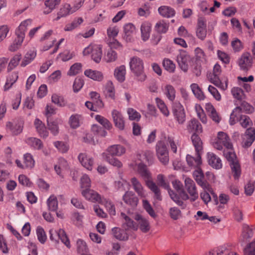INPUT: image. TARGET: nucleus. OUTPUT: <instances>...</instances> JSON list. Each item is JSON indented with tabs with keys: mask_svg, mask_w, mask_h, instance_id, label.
<instances>
[{
	"mask_svg": "<svg viewBox=\"0 0 255 255\" xmlns=\"http://www.w3.org/2000/svg\"><path fill=\"white\" fill-rule=\"evenodd\" d=\"M130 182L134 190L137 195L140 197H145L146 196L145 191L139 181L136 178L132 177Z\"/></svg>",
	"mask_w": 255,
	"mask_h": 255,
	"instance_id": "obj_24",
	"label": "nucleus"
},
{
	"mask_svg": "<svg viewBox=\"0 0 255 255\" xmlns=\"http://www.w3.org/2000/svg\"><path fill=\"white\" fill-rule=\"evenodd\" d=\"M112 116L115 126L119 129L123 130L125 128V121L121 112L114 110L112 112Z\"/></svg>",
	"mask_w": 255,
	"mask_h": 255,
	"instance_id": "obj_15",
	"label": "nucleus"
},
{
	"mask_svg": "<svg viewBox=\"0 0 255 255\" xmlns=\"http://www.w3.org/2000/svg\"><path fill=\"white\" fill-rule=\"evenodd\" d=\"M6 128L13 135H17L22 131L23 123L21 122H8L6 124Z\"/></svg>",
	"mask_w": 255,
	"mask_h": 255,
	"instance_id": "obj_13",
	"label": "nucleus"
},
{
	"mask_svg": "<svg viewBox=\"0 0 255 255\" xmlns=\"http://www.w3.org/2000/svg\"><path fill=\"white\" fill-rule=\"evenodd\" d=\"M174 188L178 193L179 195L177 196L179 197L180 199L183 200H187L189 199L188 195L186 193L183 188V186L181 182L178 180H174L172 182Z\"/></svg>",
	"mask_w": 255,
	"mask_h": 255,
	"instance_id": "obj_22",
	"label": "nucleus"
},
{
	"mask_svg": "<svg viewBox=\"0 0 255 255\" xmlns=\"http://www.w3.org/2000/svg\"><path fill=\"white\" fill-rule=\"evenodd\" d=\"M194 179L198 183L203 189H207L208 191L211 192V188L208 183L205 180L203 172L200 168H198L193 173Z\"/></svg>",
	"mask_w": 255,
	"mask_h": 255,
	"instance_id": "obj_11",
	"label": "nucleus"
},
{
	"mask_svg": "<svg viewBox=\"0 0 255 255\" xmlns=\"http://www.w3.org/2000/svg\"><path fill=\"white\" fill-rule=\"evenodd\" d=\"M158 10L161 15L167 18L172 17L175 14L174 9L168 6H161Z\"/></svg>",
	"mask_w": 255,
	"mask_h": 255,
	"instance_id": "obj_35",
	"label": "nucleus"
},
{
	"mask_svg": "<svg viewBox=\"0 0 255 255\" xmlns=\"http://www.w3.org/2000/svg\"><path fill=\"white\" fill-rule=\"evenodd\" d=\"M126 73V69L124 65H121L116 68L114 71L115 77L120 82H123L125 81Z\"/></svg>",
	"mask_w": 255,
	"mask_h": 255,
	"instance_id": "obj_36",
	"label": "nucleus"
},
{
	"mask_svg": "<svg viewBox=\"0 0 255 255\" xmlns=\"http://www.w3.org/2000/svg\"><path fill=\"white\" fill-rule=\"evenodd\" d=\"M176 61L180 68L184 72L187 71L191 57L188 53L184 50H180L176 56Z\"/></svg>",
	"mask_w": 255,
	"mask_h": 255,
	"instance_id": "obj_7",
	"label": "nucleus"
},
{
	"mask_svg": "<svg viewBox=\"0 0 255 255\" xmlns=\"http://www.w3.org/2000/svg\"><path fill=\"white\" fill-rule=\"evenodd\" d=\"M81 116L78 114L72 115L69 119L70 127L73 128H76L80 126V121Z\"/></svg>",
	"mask_w": 255,
	"mask_h": 255,
	"instance_id": "obj_56",
	"label": "nucleus"
},
{
	"mask_svg": "<svg viewBox=\"0 0 255 255\" xmlns=\"http://www.w3.org/2000/svg\"><path fill=\"white\" fill-rule=\"evenodd\" d=\"M55 234L58 236V238L67 247L70 248V241L64 230L59 229L58 232H55Z\"/></svg>",
	"mask_w": 255,
	"mask_h": 255,
	"instance_id": "obj_45",
	"label": "nucleus"
},
{
	"mask_svg": "<svg viewBox=\"0 0 255 255\" xmlns=\"http://www.w3.org/2000/svg\"><path fill=\"white\" fill-rule=\"evenodd\" d=\"M190 87L193 94L197 98L200 100L205 99V96L198 84L193 83L191 85Z\"/></svg>",
	"mask_w": 255,
	"mask_h": 255,
	"instance_id": "obj_50",
	"label": "nucleus"
},
{
	"mask_svg": "<svg viewBox=\"0 0 255 255\" xmlns=\"http://www.w3.org/2000/svg\"><path fill=\"white\" fill-rule=\"evenodd\" d=\"M221 67L218 64H216L213 68V73L208 76V78L212 83L223 91L228 88V80L226 77H220Z\"/></svg>",
	"mask_w": 255,
	"mask_h": 255,
	"instance_id": "obj_1",
	"label": "nucleus"
},
{
	"mask_svg": "<svg viewBox=\"0 0 255 255\" xmlns=\"http://www.w3.org/2000/svg\"><path fill=\"white\" fill-rule=\"evenodd\" d=\"M34 125L37 131L41 136L46 137L48 136V132L46 129L45 125L38 119H35Z\"/></svg>",
	"mask_w": 255,
	"mask_h": 255,
	"instance_id": "obj_39",
	"label": "nucleus"
},
{
	"mask_svg": "<svg viewBox=\"0 0 255 255\" xmlns=\"http://www.w3.org/2000/svg\"><path fill=\"white\" fill-rule=\"evenodd\" d=\"M138 222V227L143 233H147L150 230V225L148 221L139 214H136L133 217Z\"/></svg>",
	"mask_w": 255,
	"mask_h": 255,
	"instance_id": "obj_16",
	"label": "nucleus"
},
{
	"mask_svg": "<svg viewBox=\"0 0 255 255\" xmlns=\"http://www.w3.org/2000/svg\"><path fill=\"white\" fill-rule=\"evenodd\" d=\"M109 155L112 156H120L126 152L125 148L120 144H115L109 147L107 149Z\"/></svg>",
	"mask_w": 255,
	"mask_h": 255,
	"instance_id": "obj_25",
	"label": "nucleus"
},
{
	"mask_svg": "<svg viewBox=\"0 0 255 255\" xmlns=\"http://www.w3.org/2000/svg\"><path fill=\"white\" fill-rule=\"evenodd\" d=\"M102 55V48L100 45H94V49L91 55L92 59L96 63H99Z\"/></svg>",
	"mask_w": 255,
	"mask_h": 255,
	"instance_id": "obj_42",
	"label": "nucleus"
},
{
	"mask_svg": "<svg viewBox=\"0 0 255 255\" xmlns=\"http://www.w3.org/2000/svg\"><path fill=\"white\" fill-rule=\"evenodd\" d=\"M186 161L189 166L199 168L198 167L202 163L201 152H196V157L188 154L186 156Z\"/></svg>",
	"mask_w": 255,
	"mask_h": 255,
	"instance_id": "obj_27",
	"label": "nucleus"
},
{
	"mask_svg": "<svg viewBox=\"0 0 255 255\" xmlns=\"http://www.w3.org/2000/svg\"><path fill=\"white\" fill-rule=\"evenodd\" d=\"M137 172L145 180V183L148 180H151V174L148 170L146 166L142 163H139L137 167Z\"/></svg>",
	"mask_w": 255,
	"mask_h": 255,
	"instance_id": "obj_31",
	"label": "nucleus"
},
{
	"mask_svg": "<svg viewBox=\"0 0 255 255\" xmlns=\"http://www.w3.org/2000/svg\"><path fill=\"white\" fill-rule=\"evenodd\" d=\"M233 97L239 101H243L245 99L246 96L243 90L239 87H234L231 90Z\"/></svg>",
	"mask_w": 255,
	"mask_h": 255,
	"instance_id": "obj_46",
	"label": "nucleus"
},
{
	"mask_svg": "<svg viewBox=\"0 0 255 255\" xmlns=\"http://www.w3.org/2000/svg\"><path fill=\"white\" fill-rule=\"evenodd\" d=\"M157 107L159 109L161 112L166 117H168L169 115V111H168L166 106L165 105L164 102L161 100L160 98H156L155 99Z\"/></svg>",
	"mask_w": 255,
	"mask_h": 255,
	"instance_id": "obj_54",
	"label": "nucleus"
},
{
	"mask_svg": "<svg viewBox=\"0 0 255 255\" xmlns=\"http://www.w3.org/2000/svg\"><path fill=\"white\" fill-rule=\"evenodd\" d=\"M242 113V108L241 107H237L235 108L230 115V124L233 126L238 122L241 119V117L244 116Z\"/></svg>",
	"mask_w": 255,
	"mask_h": 255,
	"instance_id": "obj_26",
	"label": "nucleus"
},
{
	"mask_svg": "<svg viewBox=\"0 0 255 255\" xmlns=\"http://www.w3.org/2000/svg\"><path fill=\"white\" fill-rule=\"evenodd\" d=\"M77 248L79 253L82 254H85V253L88 252V248L86 243L82 240L79 239L77 241Z\"/></svg>",
	"mask_w": 255,
	"mask_h": 255,
	"instance_id": "obj_59",
	"label": "nucleus"
},
{
	"mask_svg": "<svg viewBox=\"0 0 255 255\" xmlns=\"http://www.w3.org/2000/svg\"><path fill=\"white\" fill-rule=\"evenodd\" d=\"M21 59V55L19 53L15 54L10 60L7 66V70L10 71L16 67Z\"/></svg>",
	"mask_w": 255,
	"mask_h": 255,
	"instance_id": "obj_49",
	"label": "nucleus"
},
{
	"mask_svg": "<svg viewBox=\"0 0 255 255\" xmlns=\"http://www.w3.org/2000/svg\"><path fill=\"white\" fill-rule=\"evenodd\" d=\"M23 164L25 168H32L34 166V160L32 156L28 153L24 155Z\"/></svg>",
	"mask_w": 255,
	"mask_h": 255,
	"instance_id": "obj_51",
	"label": "nucleus"
},
{
	"mask_svg": "<svg viewBox=\"0 0 255 255\" xmlns=\"http://www.w3.org/2000/svg\"><path fill=\"white\" fill-rule=\"evenodd\" d=\"M18 78L17 72H13L11 73L7 78L6 82L4 86L5 91L8 90L12 85L17 81Z\"/></svg>",
	"mask_w": 255,
	"mask_h": 255,
	"instance_id": "obj_43",
	"label": "nucleus"
},
{
	"mask_svg": "<svg viewBox=\"0 0 255 255\" xmlns=\"http://www.w3.org/2000/svg\"><path fill=\"white\" fill-rule=\"evenodd\" d=\"M61 1V0H47L45 1V5L46 7L44 10L45 14L50 13L52 10L55 8Z\"/></svg>",
	"mask_w": 255,
	"mask_h": 255,
	"instance_id": "obj_40",
	"label": "nucleus"
},
{
	"mask_svg": "<svg viewBox=\"0 0 255 255\" xmlns=\"http://www.w3.org/2000/svg\"><path fill=\"white\" fill-rule=\"evenodd\" d=\"M191 140L194 145L196 152L197 153L201 152L202 150V141L196 133H193L191 136Z\"/></svg>",
	"mask_w": 255,
	"mask_h": 255,
	"instance_id": "obj_38",
	"label": "nucleus"
},
{
	"mask_svg": "<svg viewBox=\"0 0 255 255\" xmlns=\"http://www.w3.org/2000/svg\"><path fill=\"white\" fill-rule=\"evenodd\" d=\"M156 154L160 162L166 165L169 162V153L165 143L162 141H158L155 146Z\"/></svg>",
	"mask_w": 255,
	"mask_h": 255,
	"instance_id": "obj_5",
	"label": "nucleus"
},
{
	"mask_svg": "<svg viewBox=\"0 0 255 255\" xmlns=\"http://www.w3.org/2000/svg\"><path fill=\"white\" fill-rule=\"evenodd\" d=\"M31 23V20L28 19L22 21L18 28L15 30V35H19L22 37H25V32L27 30V27Z\"/></svg>",
	"mask_w": 255,
	"mask_h": 255,
	"instance_id": "obj_34",
	"label": "nucleus"
},
{
	"mask_svg": "<svg viewBox=\"0 0 255 255\" xmlns=\"http://www.w3.org/2000/svg\"><path fill=\"white\" fill-rule=\"evenodd\" d=\"M168 29V24L164 21H161L157 23L155 26L156 30L160 33L166 32Z\"/></svg>",
	"mask_w": 255,
	"mask_h": 255,
	"instance_id": "obj_61",
	"label": "nucleus"
},
{
	"mask_svg": "<svg viewBox=\"0 0 255 255\" xmlns=\"http://www.w3.org/2000/svg\"><path fill=\"white\" fill-rule=\"evenodd\" d=\"M164 93L170 101H174L175 98L176 91L172 86L170 85H166L165 87Z\"/></svg>",
	"mask_w": 255,
	"mask_h": 255,
	"instance_id": "obj_53",
	"label": "nucleus"
},
{
	"mask_svg": "<svg viewBox=\"0 0 255 255\" xmlns=\"http://www.w3.org/2000/svg\"><path fill=\"white\" fill-rule=\"evenodd\" d=\"M146 186L154 193L153 198L157 201H161L162 199L161 191L158 185L152 180L146 181Z\"/></svg>",
	"mask_w": 255,
	"mask_h": 255,
	"instance_id": "obj_19",
	"label": "nucleus"
},
{
	"mask_svg": "<svg viewBox=\"0 0 255 255\" xmlns=\"http://www.w3.org/2000/svg\"><path fill=\"white\" fill-rule=\"evenodd\" d=\"M126 231L119 228L115 227L112 229V233L113 236L117 240L127 241L128 239V236Z\"/></svg>",
	"mask_w": 255,
	"mask_h": 255,
	"instance_id": "obj_28",
	"label": "nucleus"
},
{
	"mask_svg": "<svg viewBox=\"0 0 255 255\" xmlns=\"http://www.w3.org/2000/svg\"><path fill=\"white\" fill-rule=\"evenodd\" d=\"M124 39L126 41L129 42L132 40L133 35L135 33V27L133 24L128 23L124 25Z\"/></svg>",
	"mask_w": 255,
	"mask_h": 255,
	"instance_id": "obj_17",
	"label": "nucleus"
},
{
	"mask_svg": "<svg viewBox=\"0 0 255 255\" xmlns=\"http://www.w3.org/2000/svg\"><path fill=\"white\" fill-rule=\"evenodd\" d=\"M223 154L225 158L230 162V167L233 176L235 179L240 177L241 173V166L237 160L236 155L233 151L232 147L224 149Z\"/></svg>",
	"mask_w": 255,
	"mask_h": 255,
	"instance_id": "obj_2",
	"label": "nucleus"
},
{
	"mask_svg": "<svg viewBox=\"0 0 255 255\" xmlns=\"http://www.w3.org/2000/svg\"><path fill=\"white\" fill-rule=\"evenodd\" d=\"M172 113L175 121L180 125H183L186 120V114L183 106L178 101L173 102Z\"/></svg>",
	"mask_w": 255,
	"mask_h": 255,
	"instance_id": "obj_6",
	"label": "nucleus"
},
{
	"mask_svg": "<svg viewBox=\"0 0 255 255\" xmlns=\"http://www.w3.org/2000/svg\"><path fill=\"white\" fill-rule=\"evenodd\" d=\"M27 142L34 148L40 149L42 147V142L39 139L35 137H30L27 139Z\"/></svg>",
	"mask_w": 255,
	"mask_h": 255,
	"instance_id": "obj_55",
	"label": "nucleus"
},
{
	"mask_svg": "<svg viewBox=\"0 0 255 255\" xmlns=\"http://www.w3.org/2000/svg\"><path fill=\"white\" fill-rule=\"evenodd\" d=\"M78 159L85 168L92 170L94 164V160L92 157L88 156L86 153H81L78 156Z\"/></svg>",
	"mask_w": 255,
	"mask_h": 255,
	"instance_id": "obj_18",
	"label": "nucleus"
},
{
	"mask_svg": "<svg viewBox=\"0 0 255 255\" xmlns=\"http://www.w3.org/2000/svg\"><path fill=\"white\" fill-rule=\"evenodd\" d=\"M243 138L242 146L244 148L251 146L255 140V129L252 128H247Z\"/></svg>",
	"mask_w": 255,
	"mask_h": 255,
	"instance_id": "obj_10",
	"label": "nucleus"
},
{
	"mask_svg": "<svg viewBox=\"0 0 255 255\" xmlns=\"http://www.w3.org/2000/svg\"><path fill=\"white\" fill-rule=\"evenodd\" d=\"M187 128L189 132H194V133H196V134L201 133L203 131L202 125L195 119H193L188 122Z\"/></svg>",
	"mask_w": 255,
	"mask_h": 255,
	"instance_id": "obj_23",
	"label": "nucleus"
},
{
	"mask_svg": "<svg viewBox=\"0 0 255 255\" xmlns=\"http://www.w3.org/2000/svg\"><path fill=\"white\" fill-rule=\"evenodd\" d=\"M157 181L158 185L168 191V194L172 200L176 203L181 209H185L186 207V204L182 201L177 194L174 193L170 188L169 183L166 182L164 179V177L162 174H159L157 176Z\"/></svg>",
	"mask_w": 255,
	"mask_h": 255,
	"instance_id": "obj_4",
	"label": "nucleus"
},
{
	"mask_svg": "<svg viewBox=\"0 0 255 255\" xmlns=\"http://www.w3.org/2000/svg\"><path fill=\"white\" fill-rule=\"evenodd\" d=\"M162 64L164 68L169 72H173L175 69V65L172 61L169 59H164Z\"/></svg>",
	"mask_w": 255,
	"mask_h": 255,
	"instance_id": "obj_58",
	"label": "nucleus"
},
{
	"mask_svg": "<svg viewBox=\"0 0 255 255\" xmlns=\"http://www.w3.org/2000/svg\"><path fill=\"white\" fill-rule=\"evenodd\" d=\"M121 216L122 218L123 219V227L125 230H137L138 225L129 216L124 213H121Z\"/></svg>",
	"mask_w": 255,
	"mask_h": 255,
	"instance_id": "obj_14",
	"label": "nucleus"
},
{
	"mask_svg": "<svg viewBox=\"0 0 255 255\" xmlns=\"http://www.w3.org/2000/svg\"><path fill=\"white\" fill-rule=\"evenodd\" d=\"M184 182L185 189L191 196L190 201H195L198 198V194L194 182L191 179L186 178Z\"/></svg>",
	"mask_w": 255,
	"mask_h": 255,
	"instance_id": "obj_8",
	"label": "nucleus"
},
{
	"mask_svg": "<svg viewBox=\"0 0 255 255\" xmlns=\"http://www.w3.org/2000/svg\"><path fill=\"white\" fill-rule=\"evenodd\" d=\"M36 234L38 241L41 243L44 244L47 239L44 229L41 227H38L36 229Z\"/></svg>",
	"mask_w": 255,
	"mask_h": 255,
	"instance_id": "obj_62",
	"label": "nucleus"
},
{
	"mask_svg": "<svg viewBox=\"0 0 255 255\" xmlns=\"http://www.w3.org/2000/svg\"><path fill=\"white\" fill-rule=\"evenodd\" d=\"M129 66L131 71L136 77L137 80L142 82L145 80L146 75L144 73L142 60L137 57H133L130 59Z\"/></svg>",
	"mask_w": 255,
	"mask_h": 255,
	"instance_id": "obj_3",
	"label": "nucleus"
},
{
	"mask_svg": "<svg viewBox=\"0 0 255 255\" xmlns=\"http://www.w3.org/2000/svg\"><path fill=\"white\" fill-rule=\"evenodd\" d=\"M207 158L209 164L213 168L219 169L222 167L221 159L214 153L212 152L208 153Z\"/></svg>",
	"mask_w": 255,
	"mask_h": 255,
	"instance_id": "obj_20",
	"label": "nucleus"
},
{
	"mask_svg": "<svg viewBox=\"0 0 255 255\" xmlns=\"http://www.w3.org/2000/svg\"><path fill=\"white\" fill-rule=\"evenodd\" d=\"M253 236V231L248 225H244L243 227L242 237L244 241H247Z\"/></svg>",
	"mask_w": 255,
	"mask_h": 255,
	"instance_id": "obj_47",
	"label": "nucleus"
},
{
	"mask_svg": "<svg viewBox=\"0 0 255 255\" xmlns=\"http://www.w3.org/2000/svg\"><path fill=\"white\" fill-rule=\"evenodd\" d=\"M241 126L244 128H247L253 125V123L249 117L246 115L241 117V119L238 121Z\"/></svg>",
	"mask_w": 255,
	"mask_h": 255,
	"instance_id": "obj_63",
	"label": "nucleus"
},
{
	"mask_svg": "<svg viewBox=\"0 0 255 255\" xmlns=\"http://www.w3.org/2000/svg\"><path fill=\"white\" fill-rule=\"evenodd\" d=\"M99 203L105 206L111 215H116L115 207L111 201L104 198H102L101 200L100 201Z\"/></svg>",
	"mask_w": 255,
	"mask_h": 255,
	"instance_id": "obj_41",
	"label": "nucleus"
},
{
	"mask_svg": "<svg viewBox=\"0 0 255 255\" xmlns=\"http://www.w3.org/2000/svg\"><path fill=\"white\" fill-rule=\"evenodd\" d=\"M124 202L132 207L136 206L138 199L132 191H127L123 197Z\"/></svg>",
	"mask_w": 255,
	"mask_h": 255,
	"instance_id": "obj_21",
	"label": "nucleus"
},
{
	"mask_svg": "<svg viewBox=\"0 0 255 255\" xmlns=\"http://www.w3.org/2000/svg\"><path fill=\"white\" fill-rule=\"evenodd\" d=\"M95 120L103 126L104 128L108 130H110L112 128V124L106 118L101 115H96Z\"/></svg>",
	"mask_w": 255,
	"mask_h": 255,
	"instance_id": "obj_48",
	"label": "nucleus"
},
{
	"mask_svg": "<svg viewBox=\"0 0 255 255\" xmlns=\"http://www.w3.org/2000/svg\"><path fill=\"white\" fill-rule=\"evenodd\" d=\"M82 195L85 199L93 203H99L101 200L102 197L100 194L93 190L89 188L83 190Z\"/></svg>",
	"mask_w": 255,
	"mask_h": 255,
	"instance_id": "obj_12",
	"label": "nucleus"
},
{
	"mask_svg": "<svg viewBox=\"0 0 255 255\" xmlns=\"http://www.w3.org/2000/svg\"><path fill=\"white\" fill-rule=\"evenodd\" d=\"M141 37L143 41L148 39L151 31V24L148 22L143 23L140 27Z\"/></svg>",
	"mask_w": 255,
	"mask_h": 255,
	"instance_id": "obj_37",
	"label": "nucleus"
},
{
	"mask_svg": "<svg viewBox=\"0 0 255 255\" xmlns=\"http://www.w3.org/2000/svg\"><path fill=\"white\" fill-rule=\"evenodd\" d=\"M218 141L226 148H230L233 147L232 144L230 142L229 136L224 132H219L218 134Z\"/></svg>",
	"mask_w": 255,
	"mask_h": 255,
	"instance_id": "obj_32",
	"label": "nucleus"
},
{
	"mask_svg": "<svg viewBox=\"0 0 255 255\" xmlns=\"http://www.w3.org/2000/svg\"><path fill=\"white\" fill-rule=\"evenodd\" d=\"M49 210L51 211H56L58 208V201L56 197L51 195L47 201Z\"/></svg>",
	"mask_w": 255,
	"mask_h": 255,
	"instance_id": "obj_52",
	"label": "nucleus"
},
{
	"mask_svg": "<svg viewBox=\"0 0 255 255\" xmlns=\"http://www.w3.org/2000/svg\"><path fill=\"white\" fill-rule=\"evenodd\" d=\"M84 74L95 81H102L104 79L103 73L98 71L88 69L84 72Z\"/></svg>",
	"mask_w": 255,
	"mask_h": 255,
	"instance_id": "obj_30",
	"label": "nucleus"
},
{
	"mask_svg": "<svg viewBox=\"0 0 255 255\" xmlns=\"http://www.w3.org/2000/svg\"><path fill=\"white\" fill-rule=\"evenodd\" d=\"M238 64L241 69L244 71H248L250 69L253 64V59L251 54L248 52L243 53L239 59Z\"/></svg>",
	"mask_w": 255,
	"mask_h": 255,
	"instance_id": "obj_9",
	"label": "nucleus"
},
{
	"mask_svg": "<svg viewBox=\"0 0 255 255\" xmlns=\"http://www.w3.org/2000/svg\"><path fill=\"white\" fill-rule=\"evenodd\" d=\"M91 131L94 134L100 135L101 136H105L107 134V131L103 128L97 125L92 126Z\"/></svg>",
	"mask_w": 255,
	"mask_h": 255,
	"instance_id": "obj_60",
	"label": "nucleus"
},
{
	"mask_svg": "<svg viewBox=\"0 0 255 255\" xmlns=\"http://www.w3.org/2000/svg\"><path fill=\"white\" fill-rule=\"evenodd\" d=\"M36 52L34 50H30L25 54L21 63V67H25L30 63L35 58Z\"/></svg>",
	"mask_w": 255,
	"mask_h": 255,
	"instance_id": "obj_33",
	"label": "nucleus"
},
{
	"mask_svg": "<svg viewBox=\"0 0 255 255\" xmlns=\"http://www.w3.org/2000/svg\"><path fill=\"white\" fill-rule=\"evenodd\" d=\"M142 205L143 208L152 218H155L156 217V214L147 200H143L142 201Z\"/></svg>",
	"mask_w": 255,
	"mask_h": 255,
	"instance_id": "obj_57",
	"label": "nucleus"
},
{
	"mask_svg": "<svg viewBox=\"0 0 255 255\" xmlns=\"http://www.w3.org/2000/svg\"><path fill=\"white\" fill-rule=\"evenodd\" d=\"M16 37L13 41V43L9 46L8 50L11 52H14L18 49L23 41L24 38L19 36V35H16Z\"/></svg>",
	"mask_w": 255,
	"mask_h": 255,
	"instance_id": "obj_44",
	"label": "nucleus"
},
{
	"mask_svg": "<svg viewBox=\"0 0 255 255\" xmlns=\"http://www.w3.org/2000/svg\"><path fill=\"white\" fill-rule=\"evenodd\" d=\"M245 255H255V240L249 244L244 250Z\"/></svg>",
	"mask_w": 255,
	"mask_h": 255,
	"instance_id": "obj_64",
	"label": "nucleus"
},
{
	"mask_svg": "<svg viewBox=\"0 0 255 255\" xmlns=\"http://www.w3.org/2000/svg\"><path fill=\"white\" fill-rule=\"evenodd\" d=\"M74 13L71 5L69 3H66L62 5L59 12L57 13V17L56 20H58L62 17L66 16L68 15Z\"/></svg>",
	"mask_w": 255,
	"mask_h": 255,
	"instance_id": "obj_29",
	"label": "nucleus"
}]
</instances>
